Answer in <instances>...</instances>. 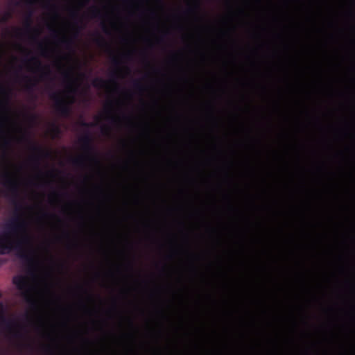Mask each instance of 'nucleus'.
<instances>
[{
    "label": "nucleus",
    "instance_id": "f257e3e1",
    "mask_svg": "<svg viewBox=\"0 0 355 355\" xmlns=\"http://www.w3.org/2000/svg\"><path fill=\"white\" fill-rule=\"evenodd\" d=\"M5 170L0 173L3 185L6 188V196L10 198L13 206L12 216L3 225L0 232V254L4 255L16 250L17 256L21 259L27 272L33 275L36 268V261L32 249H27L31 239L26 234L27 223L23 218L24 202L19 196V184L13 174L8 170L12 164L7 155L3 157Z\"/></svg>",
    "mask_w": 355,
    "mask_h": 355
},
{
    "label": "nucleus",
    "instance_id": "f03ea898",
    "mask_svg": "<svg viewBox=\"0 0 355 355\" xmlns=\"http://www.w3.org/2000/svg\"><path fill=\"white\" fill-rule=\"evenodd\" d=\"M13 284L21 292L25 302L33 309L37 307V302L33 295V288L29 285L28 279L22 275H16L12 279Z\"/></svg>",
    "mask_w": 355,
    "mask_h": 355
},
{
    "label": "nucleus",
    "instance_id": "7ed1b4c3",
    "mask_svg": "<svg viewBox=\"0 0 355 355\" xmlns=\"http://www.w3.org/2000/svg\"><path fill=\"white\" fill-rule=\"evenodd\" d=\"M50 98L55 102V110L60 116L67 117L70 115L71 112V104L73 103V97L71 98L70 102H67L60 97L59 93L53 92L51 94Z\"/></svg>",
    "mask_w": 355,
    "mask_h": 355
},
{
    "label": "nucleus",
    "instance_id": "20e7f679",
    "mask_svg": "<svg viewBox=\"0 0 355 355\" xmlns=\"http://www.w3.org/2000/svg\"><path fill=\"white\" fill-rule=\"evenodd\" d=\"M78 141L81 145L82 149L89 155L90 159L98 164V159L96 156L93 155L95 148L93 145V138L91 133L87 131L84 135L79 138Z\"/></svg>",
    "mask_w": 355,
    "mask_h": 355
},
{
    "label": "nucleus",
    "instance_id": "39448f33",
    "mask_svg": "<svg viewBox=\"0 0 355 355\" xmlns=\"http://www.w3.org/2000/svg\"><path fill=\"white\" fill-rule=\"evenodd\" d=\"M28 63H33L37 70L42 71L40 74L41 79H46L51 75V71L48 67H43L41 61L36 57H32L31 59L26 60Z\"/></svg>",
    "mask_w": 355,
    "mask_h": 355
},
{
    "label": "nucleus",
    "instance_id": "423d86ee",
    "mask_svg": "<svg viewBox=\"0 0 355 355\" xmlns=\"http://www.w3.org/2000/svg\"><path fill=\"white\" fill-rule=\"evenodd\" d=\"M6 118H2L0 120V148H7L10 144V139H8L4 129Z\"/></svg>",
    "mask_w": 355,
    "mask_h": 355
},
{
    "label": "nucleus",
    "instance_id": "0eeeda50",
    "mask_svg": "<svg viewBox=\"0 0 355 355\" xmlns=\"http://www.w3.org/2000/svg\"><path fill=\"white\" fill-rule=\"evenodd\" d=\"M22 139L31 143V150H33L35 153L39 154L40 156H47L49 155V153L46 151H45L42 147L39 146L38 145H36L35 144L32 143L26 135L23 136Z\"/></svg>",
    "mask_w": 355,
    "mask_h": 355
},
{
    "label": "nucleus",
    "instance_id": "6e6552de",
    "mask_svg": "<svg viewBox=\"0 0 355 355\" xmlns=\"http://www.w3.org/2000/svg\"><path fill=\"white\" fill-rule=\"evenodd\" d=\"M0 323L5 325L6 329L10 331H12L14 327L18 325L15 320L6 319L1 312H0Z\"/></svg>",
    "mask_w": 355,
    "mask_h": 355
},
{
    "label": "nucleus",
    "instance_id": "1a4fd4ad",
    "mask_svg": "<svg viewBox=\"0 0 355 355\" xmlns=\"http://www.w3.org/2000/svg\"><path fill=\"white\" fill-rule=\"evenodd\" d=\"M0 94L2 95L4 98V101L2 102L3 106L8 109V105L9 103L10 96V89L2 85L0 86Z\"/></svg>",
    "mask_w": 355,
    "mask_h": 355
},
{
    "label": "nucleus",
    "instance_id": "9d476101",
    "mask_svg": "<svg viewBox=\"0 0 355 355\" xmlns=\"http://www.w3.org/2000/svg\"><path fill=\"white\" fill-rule=\"evenodd\" d=\"M62 75L64 80H67L68 82L67 87L69 88V92L71 93H74L76 90L73 87V80L72 78L71 71H66L63 73Z\"/></svg>",
    "mask_w": 355,
    "mask_h": 355
},
{
    "label": "nucleus",
    "instance_id": "9b49d317",
    "mask_svg": "<svg viewBox=\"0 0 355 355\" xmlns=\"http://www.w3.org/2000/svg\"><path fill=\"white\" fill-rule=\"evenodd\" d=\"M23 79L26 81L25 90L28 92H33L37 82L28 76H24Z\"/></svg>",
    "mask_w": 355,
    "mask_h": 355
},
{
    "label": "nucleus",
    "instance_id": "f8f14e48",
    "mask_svg": "<svg viewBox=\"0 0 355 355\" xmlns=\"http://www.w3.org/2000/svg\"><path fill=\"white\" fill-rule=\"evenodd\" d=\"M92 85L97 89L105 88L107 87V82L101 78H96L92 81Z\"/></svg>",
    "mask_w": 355,
    "mask_h": 355
},
{
    "label": "nucleus",
    "instance_id": "ddd939ff",
    "mask_svg": "<svg viewBox=\"0 0 355 355\" xmlns=\"http://www.w3.org/2000/svg\"><path fill=\"white\" fill-rule=\"evenodd\" d=\"M85 156H80L78 157L73 158L71 163L73 166L78 167H82L85 165Z\"/></svg>",
    "mask_w": 355,
    "mask_h": 355
},
{
    "label": "nucleus",
    "instance_id": "4468645a",
    "mask_svg": "<svg viewBox=\"0 0 355 355\" xmlns=\"http://www.w3.org/2000/svg\"><path fill=\"white\" fill-rule=\"evenodd\" d=\"M32 15L33 12L30 11L28 14L27 15L25 20V28L26 31L31 32L32 31Z\"/></svg>",
    "mask_w": 355,
    "mask_h": 355
},
{
    "label": "nucleus",
    "instance_id": "2eb2a0df",
    "mask_svg": "<svg viewBox=\"0 0 355 355\" xmlns=\"http://www.w3.org/2000/svg\"><path fill=\"white\" fill-rule=\"evenodd\" d=\"M60 43L64 45L67 49H71L73 42L71 38H62Z\"/></svg>",
    "mask_w": 355,
    "mask_h": 355
},
{
    "label": "nucleus",
    "instance_id": "dca6fc26",
    "mask_svg": "<svg viewBox=\"0 0 355 355\" xmlns=\"http://www.w3.org/2000/svg\"><path fill=\"white\" fill-rule=\"evenodd\" d=\"M94 42L99 46H104L107 45L105 39L99 34H97L96 37L94 40Z\"/></svg>",
    "mask_w": 355,
    "mask_h": 355
},
{
    "label": "nucleus",
    "instance_id": "f3484780",
    "mask_svg": "<svg viewBox=\"0 0 355 355\" xmlns=\"http://www.w3.org/2000/svg\"><path fill=\"white\" fill-rule=\"evenodd\" d=\"M133 87L137 91L141 92L144 90L143 85L141 84L139 80H135L132 83Z\"/></svg>",
    "mask_w": 355,
    "mask_h": 355
},
{
    "label": "nucleus",
    "instance_id": "a211bd4d",
    "mask_svg": "<svg viewBox=\"0 0 355 355\" xmlns=\"http://www.w3.org/2000/svg\"><path fill=\"white\" fill-rule=\"evenodd\" d=\"M12 336L16 338H23L25 336L24 334H23L21 331L19 330L13 331Z\"/></svg>",
    "mask_w": 355,
    "mask_h": 355
},
{
    "label": "nucleus",
    "instance_id": "6ab92c4d",
    "mask_svg": "<svg viewBox=\"0 0 355 355\" xmlns=\"http://www.w3.org/2000/svg\"><path fill=\"white\" fill-rule=\"evenodd\" d=\"M38 49L41 52V54L44 56H46V47L44 46L43 44L42 43H39L38 44Z\"/></svg>",
    "mask_w": 355,
    "mask_h": 355
},
{
    "label": "nucleus",
    "instance_id": "aec40b11",
    "mask_svg": "<svg viewBox=\"0 0 355 355\" xmlns=\"http://www.w3.org/2000/svg\"><path fill=\"white\" fill-rule=\"evenodd\" d=\"M100 16H101V13L98 9L94 8L91 10V17L92 18H96V17H99Z\"/></svg>",
    "mask_w": 355,
    "mask_h": 355
},
{
    "label": "nucleus",
    "instance_id": "412c9836",
    "mask_svg": "<svg viewBox=\"0 0 355 355\" xmlns=\"http://www.w3.org/2000/svg\"><path fill=\"white\" fill-rule=\"evenodd\" d=\"M198 9H199V5L198 3H196L194 5V6L189 7L187 10V12H188V13H193V12H196Z\"/></svg>",
    "mask_w": 355,
    "mask_h": 355
},
{
    "label": "nucleus",
    "instance_id": "4be33fe9",
    "mask_svg": "<svg viewBox=\"0 0 355 355\" xmlns=\"http://www.w3.org/2000/svg\"><path fill=\"white\" fill-rule=\"evenodd\" d=\"M80 125L83 126V127H85V128H92V127H94L96 125V123H87V122H85V121H82Z\"/></svg>",
    "mask_w": 355,
    "mask_h": 355
},
{
    "label": "nucleus",
    "instance_id": "5701e85b",
    "mask_svg": "<svg viewBox=\"0 0 355 355\" xmlns=\"http://www.w3.org/2000/svg\"><path fill=\"white\" fill-rule=\"evenodd\" d=\"M112 63L114 66L115 67H119V64H120V61L119 60V59L114 56L112 58Z\"/></svg>",
    "mask_w": 355,
    "mask_h": 355
},
{
    "label": "nucleus",
    "instance_id": "b1692460",
    "mask_svg": "<svg viewBox=\"0 0 355 355\" xmlns=\"http://www.w3.org/2000/svg\"><path fill=\"white\" fill-rule=\"evenodd\" d=\"M28 119L30 121L33 122L36 120V116L35 114H30L28 116Z\"/></svg>",
    "mask_w": 355,
    "mask_h": 355
},
{
    "label": "nucleus",
    "instance_id": "393cba45",
    "mask_svg": "<svg viewBox=\"0 0 355 355\" xmlns=\"http://www.w3.org/2000/svg\"><path fill=\"white\" fill-rule=\"evenodd\" d=\"M52 130L53 131V132H55V134H58L60 132V129L57 126V125H53V128H52Z\"/></svg>",
    "mask_w": 355,
    "mask_h": 355
},
{
    "label": "nucleus",
    "instance_id": "a878e982",
    "mask_svg": "<svg viewBox=\"0 0 355 355\" xmlns=\"http://www.w3.org/2000/svg\"><path fill=\"white\" fill-rule=\"evenodd\" d=\"M110 131V128L107 126H103L102 128V132L105 134L107 133Z\"/></svg>",
    "mask_w": 355,
    "mask_h": 355
},
{
    "label": "nucleus",
    "instance_id": "bb28decb",
    "mask_svg": "<svg viewBox=\"0 0 355 355\" xmlns=\"http://www.w3.org/2000/svg\"><path fill=\"white\" fill-rule=\"evenodd\" d=\"M110 119L112 123H115L117 121V119L114 116L110 117Z\"/></svg>",
    "mask_w": 355,
    "mask_h": 355
},
{
    "label": "nucleus",
    "instance_id": "cd10ccee",
    "mask_svg": "<svg viewBox=\"0 0 355 355\" xmlns=\"http://www.w3.org/2000/svg\"><path fill=\"white\" fill-rule=\"evenodd\" d=\"M71 14L73 17L76 18L78 17V12L75 10L72 11Z\"/></svg>",
    "mask_w": 355,
    "mask_h": 355
},
{
    "label": "nucleus",
    "instance_id": "c85d7f7f",
    "mask_svg": "<svg viewBox=\"0 0 355 355\" xmlns=\"http://www.w3.org/2000/svg\"><path fill=\"white\" fill-rule=\"evenodd\" d=\"M48 5L50 6L51 9L55 10L56 6L55 5L49 4V3H48Z\"/></svg>",
    "mask_w": 355,
    "mask_h": 355
},
{
    "label": "nucleus",
    "instance_id": "c756f323",
    "mask_svg": "<svg viewBox=\"0 0 355 355\" xmlns=\"http://www.w3.org/2000/svg\"><path fill=\"white\" fill-rule=\"evenodd\" d=\"M102 27L104 32L107 33V28L104 24H102Z\"/></svg>",
    "mask_w": 355,
    "mask_h": 355
},
{
    "label": "nucleus",
    "instance_id": "7c9ffc66",
    "mask_svg": "<svg viewBox=\"0 0 355 355\" xmlns=\"http://www.w3.org/2000/svg\"><path fill=\"white\" fill-rule=\"evenodd\" d=\"M10 17V14L7 13L6 15L3 17V21H6Z\"/></svg>",
    "mask_w": 355,
    "mask_h": 355
},
{
    "label": "nucleus",
    "instance_id": "2f4dec72",
    "mask_svg": "<svg viewBox=\"0 0 355 355\" xmlns=\"http://www.w3.org/2000/svg\"><path fill=\"white\" fill-rule=\"evenodd\" d=\"M33 159L37 162L38 160H39V157L38 156H35V157H33Z\"/></svg>",
    "mask_w": 355,
    "mask_h": 355
},
{
    "label": "nucleus",
    "instance_id": "473e14b6",
    "mask_svg": "<svg viewBox=\"0 0 355 355\" xmlns=\"http://www.w3.org/2000/svg\"><path fill=\"white\" fill-rule=\"evenodd\" d=\"M16 33H17V35H20V34L21 33V30H20V29L17 28V29H16Z\"/></svg>",
    "mask_w": 355,
    "mask_h": 355
},
{
    "label": "nucleus",
    "instance_id": "72a5a7b5",
    "mask_svg": "<svg viewBox=\"0 0 355 355\" xmlns=\"http://www.w3.org/2000/svg\"><path fill=\"white\" fill-rule=\"evenodd\" d=\"M78 35V31H77L75 34V37H77Z\"/></svg>",
    "mask_w": 355,
    "mask_h": 355
},
{
    "label": "nucleus",
    "instance_id": "f704fd0d",
    "mask_svg": "<svg viewBox=\"0 0 355 355\" xmlns=\"http://www.w3.org/2000/svg\"><path fill=\"white\" fill-rule=\"evenodd\" d=\"M107 105H112V102H111V101H110V102H109V103H107Z\"/></svg>",
    "mask_w": 355,
    "mask_h": 355
},
{
    "label": "nucleus",
    "instance_id": "c9c22d12",
    "mask_svg": "<svg viewBox=\"0 0 355 355\" xmlns=\"http://www.w3.org/2000/svg\"><path fill=\"white\" fill-rule=\"evenodd\" d=\"M44 216H49V214H48L47 213H46V212H45V213H44Z\"/></svg>",
    "mask_w": 355,
    "mask_h": 355
},
{
    "label": "nucleus",
    "instance_id": "e433bc0d",
    "mask_svg": "<svg viewBox=\"0 0 355 355\" xmlns=\"http://www.w3.org/2000/svg\"><path fill=\"white\" fill-rule=\"evenodd\" d=\"M26 347H31V345L30 344H27V345H26Z\"/></svg>",
    "mask_w": 355,
    "mask_h": 355
},
{
    "label": "nucleus",
    "instance_id": "4c0bfd02",
    "mask_svg": "<svg viewBox=\"0 0 355 355\" xmlns=\"http://www.w3.org/2000/svg\"><path fill=\"white\" fill-rule=\"evenodd\" d=\"M129 55H130L129 54H125V55H124V56H125V57H129Z\"/></svg>",
    "mask_w": 355,
    "mask_h": 355
},
{
    "label": "nucleus",
    "instance_id": "58836bf2",
    "mask_svg": "<svg viewBox=\"0 0 355 355\" xmlns=\"http://www.w3.org/2000/svg\"><path fill=\"white\" fill-rule=\"evenodd\" d=\"M112 76H115V73H112Z\"/></svg>",
    "mask_w": 355,
    "mask_h": 355
},
{
    "label": "nucleus",
    "instance_id": "ea45409f",
    "mask_svg": "<svg viewBox=\"0 0 355 355\" xmlns=\"http://www.w3.org/2000/svg\"><path fill=\"white\" fill-rule=\"evenodd\" d=\"M52 217H56L55 215H51Z\"/></svg>",
    "mask_w": 355,
    "mask_h": 355
}]
</instances>
